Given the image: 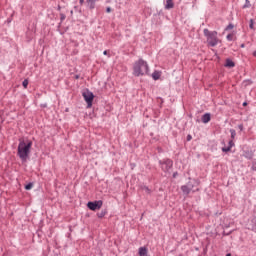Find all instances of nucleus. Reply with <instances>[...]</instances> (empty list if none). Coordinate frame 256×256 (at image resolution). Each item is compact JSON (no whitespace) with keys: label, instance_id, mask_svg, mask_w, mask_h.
Returning a JSON list of instances; mask_svg holds the SVG:
<instances>
[{"label":"nucleus","instance_id":"nucleus-1","mask_svg":"<svg viewBox=\"0 0 256 256\" xmlns=\"http://www.w3.org/2000/svg\"><path fill=\"white\" fill-rule=\"evenodd\" d=\"M31 147H33L32 141L25 142L21 140L19 142L17 155L21 159V161H27L29 159V155L31 153Z\"/></svg>","mask_w":256,"mask_h":256},{"label":"nucleus","instance_id":"nucleus-2","mask_svg":"<svg viewBox=\"0 0 256 256\" xmlns=\"http://www.w3.org/2000/svg\"><path fill=\"white\" fill-rule=\"evenodd\" d=\"M133 70H134L135 77H141L143 75H148L149 74V64H147V62H145V60L139 59L138 61L135 62Z\"/></svg>","mask_w":256,"mask_h":256},{"label":"nucleus","instance_id":"nucleus-3","mask_svg":"<svg viewBox=\"0 0 256 256\" xmlns=\"http://www.w3.org/2000/svg\"><path fill=\"white\" fill-rule=\"evenodd\" d=\"M204 35L207 37V43L210 47H216L219 43V38H217V31H209V29H204Z\"/></svg>","mask_w":256,"mask_h":256},{"label":"nucleus","instance_id":"nucleus-4","mask_svg":"<svg viewBox=\"0 0 256 256\" xmlns=\"http://www.w3.org/2000/svg\"><path fill=\"white\" fill-rule=\"evenodd\" d=\"M82 96L84 97V101H86L88 107L93 106V99H95V95H93V92L86 90L82 93Z\"/></svg>","mask_w":256,"mask_h":256},{"label":"nucleus","instance_id":"nucleus-5","mask_svg":"<svg viewBox=\"0 0 256 256\" xmlns=\"http://www.w3.org/2000/svg\"><path fill=\"white\" fill-rule=\"evenodd\" d=\"M87 207L91 211H97V209H101V207H103V201L97 200V201H94V202H88Z\"/></svg>","mask_w":256,"mask_h":256},{"label":"nucleus","instance_id":"nucleus-6","mask_svg":"<svg viewBox=\"0 0 256 256\" xmlns=\"http://www.w3.org/2000/svg\"><path fill=\"white\" fill-rule=\"evenodd\" d=\"M181 191L184 193V195H189V193H195V191H199V188L196 190H193V183L189 182L187 185L181 186Z\"/></svg>","mask_w":256,"mask_h":256},{"label":"nucleus","instance_id":"nucleus-7","mask_svg":"<svg viewBox=\"0 0 256 256\" xmlns=\"http://www.w3.org/2000/svg\"><path fill=\"white\" fill-rule=\"evenodd\" d=\"M159 163H160L163 171H169V169H171V167H173V160H171V159H166L164 161L160 160Z\"/></svg>","mask_w":256,"mask_h":256},{"label":"nucleus","instance_id":"nucleus-8","mask_svg":"<svg viewBox=\"0 0 256 256\" xmlns=\"http://www.w3.org/2000/svg\"><path fill=\"white\" fill-rule=\"evenodd\" d=\"M139 256H149V250L147 247H140L138 251Z\"/></svg>","mask_w":256,"mask_h":256},{"label":"nucleus","instance_id":"nucleus-9","mask_svg":"<svg viewBox=\"0 0 256 256\" xmlns=\"http://www.w3.org/2000/svg\"><path fill=\"white\" fill-rule=\"evenodd\" d=\"M95 3H97V0H86L87 7L90 9H95Z\"/></svg>","mask_w":256,"mask_h":256},{"label":"nucleus","instance_id":"nucleus-10","mask_svg":"<svg viewBox=\"0 0 256 256\" xmlns=\"http://www.w3.org/2000/svg\"><path fill=\"white\" fill-rule=\"evenodd\" d=\"M211 121V114L206 113L202 116V123H209Z\"/></svg>","mask_w":256,"mask_h":256},{"label":"nucleus","instance_id":"nucleus-11","mask_svg":"<svg viewBox=\"0 0 256 256\" xmlns=\"http://www.w3.org/2000/svg\"><path fill=\"white\" fill-rule=\"evenodd\" d=\"M173 7H175V3H173V0H167L165 4V9L169 10L173 9Z\"/></svg>","mask_w":256,"mask_h":256},{"label":"nucleus","instance_id":"nucleus-12","mask_svg":"<svg viewBox=\"0 0 256 256\" xmlns=\"http://www.w3.org/2000/svg\"><path fill=\"white\" fill-rule=\"evenodd\" d=\"M225 67H229V68L235 67V62H233V60L231 59H226Z\"/></svg>","mask_w":256,"mask_h":256},{"label":"nucleus","instance_id":"nucleus-13","mask_svg":"<svg viewBox=\"0 0 256 256\" xmlns=\"http://www.w3.org/2000/svg\"><path fill=\"white\" fill-rule=\"evenodd\" d=\"M106 215H107V209L101 210L100 212L97 213V217H99V219H103V217Z\"/></svg>","mask_w":256,"mask_h":256},{"label":"nucleus","instance_id":"nucleus-14","mask_svg":"<svg viewBox=\"0 0 256 256\" xmlns=\"http://www.w3.org/2000/svg\"><path fill=\"white\" fill-rule=\"evenodd\" d=\"M160 77L161 73H159L158 71L153 72L152 78L154 79V81H157Z\"/></svg>","mask_w":256,"mask_h":256},{"label":"nucleus","instance_id":"nucleus-15","mask_svg":"<svg viewBox=\"0 0 256 256\" xmlns=\"http://www.w3.org/2000/svg\"><path fill=\"white\" fill-rule=\"evenodd\" d=\"M249 7H251V2H249V0H245V4H244L243 8L247 9Z\"/></svg>","mask_w":256,"mask_h":256},{"label":"nucleus","instance_id":"nucleus-16","mask_svg":"<svg viewBox=\"0 0 256 256\" xmlns=\"http://www.w3.org/2000/svg\"><path fill=\"white\" fill-rule=\"evenodd\" d=\"M22 85L24 87V89H27L28 85H29V80L25 79L23 82H22Z\"/></svg>","mask_w":256,"mask_h":256},{"label":"nucleus","instance_id":"nucleus-17","mask_svg":"<svg viewBox=\"0 0 256 256\" xmlns=\"http://www.w3.org/2000/svg\"><path fill=\"white\" fill-rule=\"evenodd\" d=\"M25 189H26V191H29V190L33 189V183H28V184L25 186Z\"/></svg>","mask_w":256,"mask_h":256},{"label":"nucleus","instance_id":"nucleus-18","mask_svg":"<svg viewBox=\"0 0 256 256\" xmlns=\"http://www.w3.org/2000/svg\"><path fill=\"white\" fill-rule=\"evenodd\" d=\"M142 189L145 191V193H148V195L151 194V189H149V187L144 186Z\"/></svg>","mask_w":256,"mask_h":256},{"label":"nucleus","instance_id":"nucleus-19","mask_svg":"<svg viewBox=\"0 0 256 256\" xmlns=\"http://www.w3.org/2000/svg\"><path fill=\"white\" fill-rule=\"evenodd\" d=\"M223 153H229L231 151V147H224L222 148Z\"/></svg>","mask_w":256,"mask_h":256},{"label":"nucleus","instance_id":"nucleus-20","mask_svg":"<svg viewBox=\"0 0 256 256\" xmlns=\"http://www.w3.org/2000/svg\"><path fill=\"white\" fill-rule=\"evenodd\" d=\"M230 133H231L232 139H235V135H237V132H235V130L231 129Z\"/></svg>","mask_w":256,"mask_h":256},{"label":"nucleus","instance_id":"nucleus-21","mask_svg":"<svg viewBox=\"0 0 256 256\" xmlns=\"http://www.w3.org/2000/svg\"><path fill=\"white\" fill-rule=\"evenodd\" d=\"M249 27H250V29H254V21H253V19L250 20Z\"/></svg>","mask_w":256,"mask_h":256},{"label":"nucleus","instance_id":"nucleus-22","mask_svg":"<svg viewBox=\"0 0 256 256\" xmlns=\"http://www.w3.org/2000/svg\"><path fill=\"white\" fill-rule=\"evenodd\" d=\"M227 40L228 41H233V34H228L227 35Z\"/></svg>","mask_w":256,"mask_h":256},{"label":"nucleus","instance_id":"nucleus-23","mask_svg":"<svg viewBox=\"0 0 256 256\" xmlns=\"http://www.w3.org/2000/svg\"><path fill=\"white\" fill-rule=\"evenodd\" d=\"M233 24H229L227 27H226V31H230L231 29H233Z\"/></svg>","mask_w":256,"mask_h":256},{"label":"nucleus","instance_id":"nucleus-24","mask_svg":"<svg viewBox=\"0 0 256 256\" xmlns=\"http://www.w3.org/2000/svg\"><path fill=\"white\" fill-rule=\"evenodd\" d=\"M65 18H66L65 14L61 13L60 14V20L61 21H65Z\"/></svg>","mask_w":256,"mask_h":256},{"label":"nucleus","instance_id":"nucleus-25","mask_svg":"<svg viewBox=\"0 0 256 256\" xmlns=\"http://www.w3.org/2000/svg\"><path fill=\"white\" fill-rule=\"evenodd\" d=\"M233 145H235V143L233 142V140H230V141H229V146H228V147H230V149H231V147H233Z\"/></svg>","mask_w":256,"mask_h":256},{"label":"nucleus","instance_id":"nucleus-26","mask_svg":"<svg viewBox=\"0 0 256 256\" xmlns=\"http://www.w3.org/2000/svg\"><path fill=\"white\" fill-rule=\"evenodd\" d=\"M106 12H107V13H111V7H107V8H106Z\"/></svg>","mask_w":256,"mask_h":256},{"label":"nucleus","instance_id":"nucleus-27","mask_svg":"<svg viewBox=\"0 0 256 256\" xmlns=\"http://www.w3.org/2000/svg\"><path fill=\"white\" fill-rule=\"evenodd\" d=\"M238 129H240V131H243V124H240V125L238 126Z\"/></svg>","mask_w":256,"mask_h":256},{"label":"nucleus","instance_id":"nucleus-28","mask_svg":"<svg viewBox=\"0 0 256 256\" xmlns=\"http://www.w3.org/2000/svg\"><path fill=\"white\" fill-rule=\"evenodd\" d=\"M191 139H192L191 135H188L187 136V141H191Z\"/></svg>","mask_w":256,"mask_h":256},{"label":"nucleus","instance_id":"nucleus-29","mask_svg":"<svg viewBox=\"0 0 256 256\" xmlns=\"http://www.w3.org/2000/svg\"><path fill=\"white\" fill-rule=\"evenodd\" d=\"M57 11H61V5H58Z\"/></svg>","mask_w":256,"mask_h":256},{"label":"nucleus","instance_id":"nucleus-30","mask_svg":"<svg viewBox=\"0 0 256 256\" xmlns=\"http://www.w3.org/2000/svg\"><path fill=\"white\" fill-rule=\"evenodd\" d=\"M85 3V0H80V5H83Z\"/></svg>","mask_w":256,"mask_h":256},{"label":"nucleus","instance_id":"nucleus-31","mask_svg":"<svg viewBox=\"0 0 256 256\" xmlns=\"http://www.w3.org/2000/svg\"><path fill=\"white\" fill-rule=\"evenodd\" d=\"M103 55H108V52H107V50L103 52Z\"/></svg>","mask_w":256,"mask_h":256},{"label":"nucleus","instance_id":"nucleus-32","mask_svg":"<svg viewBox=\"0 0 256 256\" xmlns=\"http://www.w3.org/2000/svg\"><path fill=\"white\" fill-rule=\"evenodd\" d=\"M243 107H247V102H244V103H243Z\"/></svg>","mask_w":256,"mask_h":256},{"label":"nucleus","instance_id":"nucleus-33","mask_svg":"<svg viewBox=\"0 0 256 256\" xmlns=\"http://www.w3.org/2000/svg\"><path fill=\"white\" fill-rule=\"evenodd\" d=\"M173 177H174V178L177 177V172H175V173L173 174Z\"/></svg>","mask_w":256,"mask_h":256},{"label":"nucleus","instance_id":"nucleus-34","mask_svg":"<svg viewBox=\"0 0 256 256\" xmlns=\"http://www.w3.org/2000/svg\"><path fill=\"white\" fill-rule=\"evenodd\" d=\"M253 56L256 57V50L253 52Z\"/></svg>","mask_w":256,"mask_h":256},{"label":"nucleus","instance_id":"nucleus-35","mask_svg":"<svg viewBox=\"0 0 256 256\" xmlns=\"http://www.w3.org/2000/svg\"><path fill=\"white\" fill-rule=\"evenodd\" d=\"M241 47H242V48L245 47V44H241Z\"/></svg>","mask_w":256,"mask_h":256},{"label":"nucleus","instance_id":"nucleus-36","mask_svg":"<svg viewBox=\"0 0 256 256\" xmlns=\"http://www.w3.org/2000/svg\"><path fill=\"white\" fill-rule=\"evenodd\" d=\"M76 79H79V76H78V75H76Z\"/></svg>","mask_w":256,"mask_h":256},{"label":"nucleus","instance_id":"nucleus-37","mask_svg":"<svg viewBox=\"0 0 256 256\" xmlns=\"http://www.w3.org/2000/svg\"><path fill=\"white\" fill-rule=\"evenodd\" d=\"M226 256H231V254H227Z\"/></svg>","mask_w":256,"mask_h":256}]
</instances>
